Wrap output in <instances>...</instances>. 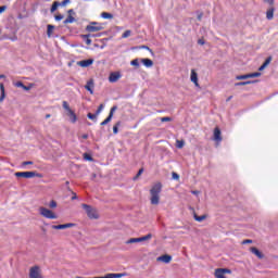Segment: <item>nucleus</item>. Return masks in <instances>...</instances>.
<instances>
[{"instance_id": "17", "label": "nucleus", "mask_w": 278, "mask_h": 278, "mask_svg": "<svg viewBox=\"0 0 278 278\" xmlns=\"http://www.w3.org/2000/svg\"><path fill=\"white\" fill-rule=\"evenodd\" d=\"M250 251L251 253H253V255H256L258 260H264V254L260 250H257V248H251Z\"/></svg>"}, {"instance_id": "11", "label": "nucleus", "mask_w": 278, "mask_h": 278, "mask_svg": "<svg viewBox=\"0 0 278 278\" xmlns=\"http://www.w3.org/2000/svg\"><path fill=\"white\" fill-rule=\"evenodd\" d=\"M118 110V106H113L110 111L109 116L101 123V125H108V123L112 122V118L114 117V112H116Z\"/></svg>"}, {"instance_id": "35", "label": "nucleus", "mask_w": 278, "mask_h": 278, "mask_svg": "<svg viewBox=\"0 0 278 278\" xmlns=\"http://www.w3.org/2000/svg\"><path fill=\"white\" fill-rule=\"evenodd\" d=\"M88 118H90V121H97V116H99L97 113L92 114V113H88Z\"/></svg>"}, {"instance_id": "26", "label": "nucleus", "mask_w": 278, "mask_h": 278, "mask_svg": "<svg viewBox=\"0 0 278 278\" xmlns=\"http://www.w3.org/2000/svg\"><path fill=\"white\" fill-rule=\"evenodd\" d=\"M75 17L73 15H68L67 18L64 21V25H68V23H75Z\"/></svg>"}, {"instance_id": "52", "label": "nucleus", "mask_w": 278, "mask_h": 278, "mask_svg": "<svg viewBox=\"0 0 278 278\" xmlns=\"http://www.w3.org/2000/svg\"><path fill=\"white\" fill-rule=\"evenodd\" d=\"M67 3H71V0H64L61 5H66Z\"/></svg>"}, {"instance_id": "9", "label": "nucleus", "mask_w": 278, "mask_h": 278, "mask_svg": "<svg viewBox=\"0 0 278 278\" xmlns=\"http://www.w3.org/2000/svg\"><path fill=\"white\" fill-rule=\"evenodd\" d=\"M227 275H231V269L217 268L214 271L215 278H227Z\"/></svg>"}, {"instance_id": "7", "label": "nucleus", "mask_w": 278, "mask_h": 278, "mask_svg": "<svg viewBox=\"0 0 278 278\" xmlns=\"http://www.w3.org/2000/svg\"><path fill=\"white\" fill-rule=\"evenodd\" d=\"M63 109L67 112V116H70L71 123H77V115L73 110H71L68 102L63 101Z\"/></svg>"}, {"instance_id": "15", "label": "nucleus", "mask_w": 278, "mask_h": 278, "mask_svg": "<svg viewBox=\"0 0 278 278\" xmlns=\"http://www.w3.org/2000/svg\"><path fill=\"white\" fill-rule=\"evenodd\" d=\"M215 142H223V137L220 136V128L216 127L214 129V138Z\"/></svg>"}, {"instance_id": "1", "label": "nucleus", "mask_w": 278, "mask_h": 278, "mask_svg": "<svg viewBox=\"0 0 278 278\" xmlns=\"http://www.w3.org/2000/svg\"><path fill=\"white\" fill-rule=\"evenodd\" d=\"M162 192V184L156 182L150 190V202L152 205H160V194Z\"/></svg>"}, {"instance_id": "48", "label": "nucleus", "mask_w": 278, "mask_h": 278, "mask_svg": "<svg viewBox=\"0 0 278 278\" xmlns=\"http://www.w3.org/2000/svg\"><path fill=\"white\" fill-rule=\"evenodd\" d=\"M172 177H173V179H175L176 181L179 180V176H178V174L175 173V172L172 174Z\"/></svg>"}, {"instance_id": "50", "label": "nucleus", "mask_w": 278, "mask_h": 278, "mask_svg": "<svg viewBox=\"0 0 278 278\" xmlns=\"http://www.w3.org/2000/svg\"><path fill=\"white\" fill-rule=\"evenodd\" d=\"M4 10H8V7L3 5V7H0V14H3V11Z\"/></svg>"}, {"instance_id": "25", "label": "nucleus", "mask_w": 278, "mask_h": 278, "mask_svg": "<svg viewBox=\"0 0 278 278\" xmlns=\"http://www.w3.org/2000/svg\"><path fill=\"white\" fill-rule=\"evenodd\" d=\"M54 29H55V26H53L51 24L48 25V30H47L48 38H51V35L53 34Z\"/></svg>"}, {"instance_id": "60", "label": "nucleus", "mask_w": 278, "mask_h": 278, "mask_svg": "<svg viewBox=\"0 0 278 278\" xmlns=\"http://www.w3.org/2000/svg\"><path fill=\"white\" fill-rule=\"evenodd\" d=\"M1 77H3L2 75H0V79H1Z\"/></svg>"}, {"instance_id": "39", "label": "nucleus", "mask_w": 278, "mask_h": 278, "mask_svg": "<svg viewBox=\"0 0 278 278\" xmlns=\"http://www.w3.org/2000/svg\"><path fill=\"white\" fill-rule=\"evenodd\" d=\"M131 66H140V62L138 61V59H135L130 62Z\"/></svg>"}, {"instance_id": "43", "label": "nucleus", "mask_w": 278, "mask_h": 278, "mask_svg": "<svg viewBox=\"0 0 278 278\" xmlns=\"http://www.w3.org/2000/svg\"><path fill=\"white\" fill-rule=\"evenodd\" d=\"M31 164H34V162L25 161V162L22 163V166H31Z\"/></svg>"}, {"instance_id": "59", "label": "nucleus", "mask_w": 278, "mask_h": 278, "mask_svg": "<svg viewBox=\"0 0 278 278\" xmlns=\"http://www.w3.org/2000/svg\"><path fill=\"white\" fill-rule=\"evenodd\" d=\"M72 199H73V200H75V199H77V197H76V195H74Z\"/></svg>"}, {"instance_id": "19", "label": "nucleus", "mask_w": 278, "mask_h": 278, "mask_svg": "<svg viewBox=\"0 0 278 278\" xmlns=\"http://www.w3.org/2000/svg\"><path fill=\"white\" fill-rule=\"evenodd\" d=\"M274 16H275V9H274V8H270V9L267 10V12H266V18H267L268 21H273Z\"/></svg>"}, {"instance_id": "34", "label": "nucleus", "mask_w": 278, "mask_h": 278, "mask_svg": "<svg viewBox=\"0 0 278 278\" xmlns=\"http://www.w3.org/2000/svg\"><path fill=\"white\" fill-rule=\"evenodd\" d=\"M13 86H15V88H24V84H23V81H15V83H13Z\"/></svg>"}, {"instance_id": "24", "label": "nucleus", "mask_w": 278, "mask_h": 278, "mask_svg": "<svg viewBox=\"0 0 278 278\" xmlns=\"http://www.w3.org/2000/svg\"><path fill=\"white\" fill-rule=\"evenodd\" d=\"M101 17L105 18V20H112V18H114V15H112V13L102 12Z\"/></svg>"}, {"instance_id": "37", "label": "nucleus", "mask_w": 278, "mask_h": 278, "mask_svg": "<svg viewBox=\"0 0 278 278\" xmlns=\"http://www.w3.org/2000/svg\"><path fill=\"white\" fill-rule=\"evenodd\" d=\"M143 173H144V169L140 168L137 175L134 177V181H136V179H138L140 175H142Z\"/></svg>"}, {"instance_id": "16", "label": "nucleus", "mask_w": 278, "mask_h": 278, "mask_svg": "<svg viewBox=\"0 0 278 278\" xmlns=\"http://www.w3.org/2000/svg\"><path fill=\"white\" fill-rule=\"evenodd\" d=\"M85 88L88 90V92H90V94H94V80L90 79L87 81V85L85 86Z\"/></svg>"}, {"instance_id": "57", "label": "nucleus", "mask_w": 278, "mask_h": 278, "mask_svg": "<svg viewBox=\"0 0 278 278\" xmlns=\"http://www.w3.org/2000/svg\"><path fill=\"white\" fill-rule=\"evenodd\" d=\"M46 118H51V114H47V115H46Z\"/></svg>"}, {"instance_id": "12", "label": "nucleus", "mask_w": 278, "mask_h": 278, "mask_svg": "<svg viewBox=\"0 0 278 278\" xmlns=\"http://www.w3.org/2000/svg\"><path fill=\"white\" fill-rule=\"evenodd\" d=\"M72 227H75L74 223L53 225L52 229H56V230H60V229H71Z\"/></svg>"}, {"instance_id": "13", "label": "nucleus", "mask_w": 278, "mask_h": 278, "mask_svg": "<svg viewBox=\"0 0 278 278\" xmlns=\"http://www.w3.org/2000/svg\"><path fill=\"white\" fill-rule=\"evenodd\" d=\"M190 79H191L192 84H194V86H197V88H199V74H197V71L191 70Z\"/></svg>"}, {"instance_id": "8", "label": "nucleus", "mask_w": 278, "mask_h": 278, "mask_svg": "<svg viewBox=\"0 0 278 278\" xmlns=\"http://www.w3.org/2000/svg\"><path fill=\"white\" fill-rule=\"evenodd\" d=\"M103 29V25L97 22H91L89 25L86 27V31H89L90 34L94 31H101Z\"/></svg>"}, {"instance_id": "44", "label": "nucleus", "mask_w": 278, "mask_h": 278, "mask_svg": "<svg viewBox=\"0 0 278 278\" xmlns=\"http://www.w3.org/2000/svg\"><path fill=\"white\" fill-rule=\"evenodd\" d=\"M170 122V117H161V123H168Z\"/></svg>"}, {"instance_id": "56", "label": "nucleus", "mask_w": 278, "mask_h": 278, "mask_svg": "<svg viewBox=\"0 0 278 278\" xmlns=\"http://www.w3.org/2000/svg\"><path fill=\"white\" fill-rule=\"evenodd\" d=\"M81 138H83L84 140H88V135L85 134V135L81 136Z\"/></svg>"}, {"instance_id": "53", "label": "nucleus", "mask_w": 278, "mask_h": 278, "mask_svg": "<svg viewBox=\"0 0 278 278\" xmlns=\"http://www.w3.org/2000/svg\"><path fill=\"white\" fill-rule=\"evenodd\" d=\"M198 45H205V41L203 39H199Z\"/></svg>"}, {"instance_id": "28", "label": "nucleus", "mask_w": 278, "mask_h": 278, "mask_svg": "<svg viewBox=\"0 0 278 278\" xmlns=\"http://www.w3.org/2000/svg\"><path fill=\"white\" fill-rule=\"evenodd\" d=\"M248 77L249 79L255 78V77H262V73L260 72L251 73V74H248Z\"/></svg>"}, {"instance_id": "46", "label": "nucleus", "mask_w": 278, "mask_h": 278, "mask_svg": "<svg viewBox=\"0 0 278 278\" xmlns=\"http://www.w3.org/2000/svg\"><path fill=\"white\" fill-rule=\"evenodd\" d=\"M252 243H253V240L251 239H247L242 241V244H252Z\"/></svg>"}, {"instance_id": "22", "label": "nucleus", "mask_w": 278, "mask_h": 278, "mask_svg": "<svg viewBox=\"0 0 278 278\" xmlns=\"http://www.w3.org/2000/svg\"><path fill=\"white\" fill-rule=\"evenodd\" d=\"M273 61V58H267L265 60V62L263 63V65L258 68V71H264V68H266V66H268V64H270V62Z\"/></svg>"}, {"instance_id": "54", "label": "nucleus", "mask_w": 278, "mask_h": 278, "mask_svg": "<svg viewBox=\"0 0 278 278\" xmlns=\"http://www.w3.org/2000/svg\"><path fill=\"white\" fill-rule=\"evenodd\" d=\"M68 14L72 16V14H75V11H73V9H70L68 11Z\"/></svg>"}, {"instance_id": "10", "label": "nucleus", "mask_w": 278, "mask_h": 278, "mask_svg": "<svg viewBox=\"0 0 278 278\" xmlns=\"http://www.w3.org/2000/svg\"><path fill=\"white\" fill-rule=\"evenodd\" d=\"M123 77V75L121 74V72H112L109 76V81L111 84H116V81H118V79H121Z\"/></svg>"}, {"instance_id": "32", "label": "nucleus", "mask_w": 278, "mask_h": 278, "mask_svg": "<svg viewBox=\"0 0 278 278\" xmlns=\"http://www.w3.org/2000/svg\"><path fill=\"white\" fill-rule=\"evenodd\" d=\"M83 38H86V45H92V39H90V35H84Z\"/></svg>"}, {"instance_id": "14", "label": "nucleus", "mask_w": 278, "mask_h": 278, "mask_svg": "<svg viewBox=\"0 0 278 278\" xmlns=\"http://www.w3.org/2000/svg\"><path fill=\"white\" fill-rule=\"evenodd\" d=\"M172 261H173V256H170L168 254L157 257V262H163V264H170Z\"/></svg>"}, {"instance_id": "55", "label": "nucleus", "mask_w": 278, "mask_h": 278, "mask_svg": "<svg viewBox=\"0 0 278 278\" xmlns=\"http://www.w3.org/2000/svg\"><path fill=\"white\" fill-rule=\"evenodd\" d=\"M201 18H203V13H200V14L198 15V21H201Z\"/></svg>"}, {"instance_id": "21", "label": "nucleus", "mask_w": 278, "mask_h": 278, "mask_svg": "<svg viewBox=\"0 0 278 278\" xmlns=\"http://www.w3.org/2000/svg\"><path fill=\"white\" fill-rule=\"evenodd\" d=\"M141 62L147 68H151V66H153V61L151 59H142Z\"/></svg>"}, {"instance_id": "31", "label": "nucleus", "mask_w": 278, "mask_h": 278, "mask_svg": "<svg viewBox=\"0 0 278 278\" xmlns=\"http://www.w3.org/2000/svg\"><path fill=\"white\" fill-rule=\"evenodd\" d=\"M118 127H121V122H117V123L113 126V134H118Z\"/></svg>"}, {"instance_id": "29", "label": "nucleus", "mask_w": 278, "mask_h": 278, "mask_svg": "<svg viewBox=\"0 0 278 278\" xmlns=\"http://www.w3.org/2000/svg\"><path fill=\"white\" fill-rule=\"evenodd\" d=\"M249 84H255V81H251V80L241 81V83L235 84V86H249Z\"/></svg>"}, {"instance_id": "3", "label": "nucleus", "mask_w": 278, "mask_h": 278, "mask_svg": "<svg viewBox=\"0 0 278 278\" xmlns=\"http://www.w3.org/2000/svg\"><path fill=\"white\" fill-rule=\"evenodd\" d=\"M81 207L85 210L88 218H93V219L99 218V213L92 206H90L88 204H83Z\"/></svg>"}, {"instance_id": "27", "label": "nucleus", "mask_w": 278, "mask_h": 278, "mask_svg": "<svg viewBox=\"0 0 278 278\" xmlns=\"http://www.w3.org/2000/svg\"><path fill=\"white\" fill-rule=\"evenodd\" d=\"M58 8H60V2L58 1H54L51 9H50V12H55V10H58Z\"/></svg>"}, {"instance_id": "41", "label": "nucleus", "mask_w": 278, "mask_h": 278, "mask_svg": "<svg viewBox=\"0 0 278 278\" xmlns=\"http://www.w3.org/2000/svg\"><path fill=\"white\" fill-rule=\"evenodd\" d=\"M139 49H146L147 51H150V53L153 55V50H151L148 46H141Z\"/></svg>"}, {"instance_id": "20", "label": "nucleus", "mask_w": 278, "mask_h": 278, "mask_svg": "<svg viewBox=\"0 0 278 278\" xmlns=\"http://www.w3.org/2000/svg\"><path fill=\"white\" fill-rule=\"evenodd\" d=\"M0 91H1L0 103H2V101H4L5 99V86L3 85V83L0 84Z\"/></svg>"}, {"instance_id": "2", "label": "nucleus", "mask_w": 278, "mask_h": 278, "mask_svg": "<svg viewBox=\"0 0 278 278\" xmlns=\"http://www.w3.org/2000/svg\"><path fill=\"white\" fill-rule=\"evenodd\" d=\"M39 214L40 216H43V218H48L49 220H58V214L45 206L39 207Z\"/></svg>"}, {"instance_id": "30", "label": "nucleus", "mask_w": 278, "mask_h": 278, "mask_svg": "<svg viewBox=\"0 0 278 278\" xmlns=\"http://www.w3.org/2000/svg\"><path fill=\"white\" fill-rule=\"evenodd\" d=\"M184 144H186V142H184V140H177L176 141L177 149H184Z\"/></svg>"}, {"instance_id": "45", "label": "nucleus", "mask_w": 278, "mask_h": 278, "mask_svg": "<svg viewBox=\"0 0 278 278\" xmlns=\"http://www.w3.org/2000/svg\"><path fill=\"white\" fill-rule=\"evenodd\" d=\"M84 159L87 160L88 162H92V156L88 154H84Z\"/></svg>"}, {"instance_id": "47", "label": "nucleus", "mask_w": 278, "mask_h": 278, "mask_svg": "<svg viewBox=\"0 0 278 278\" xmlns=\"http://www.w3.org/2000/svg\"><path fill=\"white\" fill-rule=\"evenodd\" d=\"M55 21H62L64 18V15L62 14H59V15H55Z\"/></svg>"}, {"instance_id": "49", "label": "nucleus", "mask_w": 278, "mask_h": 278, "mask_svg": "<svg viewBox=\"0 0 278 278\" xmlns=\"http://www.w3.org/2000/svg\"><path fill=\"white\" fill-rule=\"evenodd\" d=\"M191 193H193L195 197H199V194H201V191H199V190H193V191H191Z\"/></svg>"}, {"instance_id": "51", "label": "nucleus", "mask_w": 278, "mask_h": 278, "mask_svg": "<svg viewBox=\"0 0 278 278\" xmlns=\"http://www.w3.org/2000/svg\"><path fill=\"white\" fill-rule=\"evenodd\" d=\"M265 3H268L269 5H273V3H275V0H265Z\"/></svg>"}, {"instance_id": "5", "label": "nucleus", "mask_w": 278, "mask_h": 278, "mask_svg": "<svg viewBox=\"0 0 278 278\" xmlns=\"http://www.w3.org/2000/svg\"><path fill=\"white\" fill-rule=\"evenodd\" d=\"M151 238H153V235L148 233L143 237H139V238H130L128 241H126V244H136L137 242H149V240H151Z\"/></svg>"}, {"instance_id": "42", "label": "nucleus", "mask_w": 278, "mask_h": 278, "mask_svg": "<svg viewBox=\"0 0 278 278\" xmlns=\"http://www.w3.org/2000/svg\"><path fill=\"white\" fill-rule=\"evenodd\" d=\"M31 88H34V85L30 84L29 86H25L22 88L23 90L29 91Z\"/></svg>"}, {"instance_id": "40", "label": "nucleus", "mask_w": 278, "mask_h": 278, "mask_svg": "<svg viewBox=\"0 0 278 278\" xmlns=\"http://www.w3.org/2000/svg\"><path fill=\"white\" fill-rule=\"evenodd\" d=\"M103 108L104 105L103 104H100L98 110L96 111V114L99 116V114H101V112H103Z\"/></svg>"}, {"instance_id": "38", "label": "nucleus", "mask_w": 278, "mask_h": 278, "mask_svg": "<svg viewBox=\"0 0 278 278\" xmlns=\"http://www.w3.org/2000/svg\"><path fill=\"white\" fill-rule=\"evenodd\" d=\"M131 36V30H126L123 35L122 38H129Z\"/></svg>"}, {"instance_id": "36", "label": "nucleus", "mask_w": 278, "mask_h": 278, "mask_svg": "<svg viewBox=\"0 0 278 278\" xmlns=\"http://www.w3.org/2000/svg\"><path fill=\"white\" fill-rule=\"evenodd\" d=\"M236 79L238 80H242V79H249V74H245V75H239L236 77Z\"/></svg>"}, {"instance_id": "33", "label": "nucleus", "mask_w": 278, "mask_h": 278, "mask_svg": "<svg viewBox=\"0 0 278 278\" xmlns=\"http://www.w3.org/2000/svg\"><path fill=\"white\" fill-rule=\"evenodd\" d=\"M49 207L51 210H55V207H58V202H55L54 200H52L50 203H49Z\"/></svg>"}, {"instance_id": "4", "label": "nucleus", "mask_w": 278, "mask_h": 278, "mask_svg": "<svg viewBox=\"0 0 278 278\" xmlns=\"http://www.w3.org/2000/svg\"><path fill=\"white\" fill-rule=\"evenodd\" d=\"M15 177H23L24 179H33V177H42V174L37 172H16Z\"/></svg>"}, {"instance_id": "58", "label": "nucleus", "mask_w": 278, "mask_h": 278, "mask_svg": "<svg viewBox=\"0 0 278 278\" xmlns=\"http://www.w3.org/2000/svg\"><path fill=\"white\" fill-rule=\"evenodd\" d=\"M227 101H231V97H229V98L227 99Z\"/></svg>"}, {"instance_id": "6", "label": "nucleus", "mask_w": 278, "mask_h": 278, "mask_svg": "<svg viewBox=\"0 0 278 278\" xmlns=\"http://www.w3.org/2000/svg\"><path fill=\"white\" fill-rule=\"evenodd\" d=\"M28 276H29V278H45V276H42V270L40 269V266H38V265H35L29 268Z\"/></svg>"}, {"instance_id": "23", "label": "nucleus", "mask_w": 278, "mask_h": 278, "mask_svg": "<svg viewBox=\"0 0 278 278\" xmlns=\"http://www.w3.org/2000/svg\"><path fill=\"white\" fill-rule=\"evenodd\" d=\"M194 220H197L198 223H203V220H205V218H207V216L205 215H201L198 216L197 214L193 215Z\"/></svg>"}, {"instance_id": "18", "label": "nucleus", "mask_w": 278, "mask_h": 278, "mask_svg": "<svg viewBox=\"0 0 278 278\" xmlns=\"http://www.w3.org/2000/svg\"><path fill=\"white\" fill-rule=\"evenodd\" d=\"M92 60H84L78 62V66H81L83 68H87V66H91Z\"/></svg>"}]
</instances>
